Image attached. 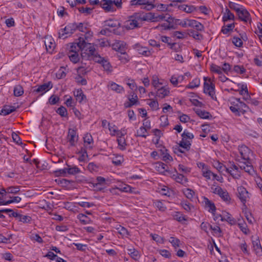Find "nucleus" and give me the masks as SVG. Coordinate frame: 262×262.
I'll use <instances>...</instances> for the list:
<instances>
[{
	"instance_id": "44",
	"label": "nucleus",
	"mask_w": 262,
	"mask_h": 262,
	"mask_svg": "<svg viewBox=\"0 0 262 262\" xmlns=\"http://www.w3.org/2000/svg\"><path fill=\"white\" fill-rule=\"evenodd\" d=\"M124 161L123 156L117 155L114 157L112 159L113 163L116 166L120 165Z\"/></svg>"
},
{
	"instance_id": "1",
	"label": "nucleus",
	"mask_w": 262,
	"mask_h": 262,
	"mask_svg": "<svg viewBox=\"0 0 262 262\" xmlns=\"http://www.w3.org/2000/svg\"><path fill=\"white\" fill-rule=\"evenodd\" d=\"M238 149L242 159L244 160V161H241L238 160L239 163L238 166L242 170H244L250 175H253L255 171L250 159V155L251 154V149L245 145H239Z\"/></svg>"
},
{
	"instance_id": "58",
	"label": "nucleus",
	"mask_w": 262,
	"mask_h": 262,
	"mask_svg": "<svg viewBox=\"0 0 262 262\" xmlns=\"http://www.w3.org/2000/svg\"><path fill=\"white\" fill-rule=\"evenodd\" d=\"M213 166L219 172H221L224 170H226V168H227L225 165H224L222 163H220L219 161H216L213 164Z\"/></svg>"
},
{
	"instance_id": "27",
	"label": "nucleus",
	"mask_w": 262,
	"mask_h": 262,
	"mask_svg": "<svg viewBox=\"0 0 262 262\" xmlns=\"http://www.w3.org/2000/svg\"><path fill=\"white\" fill-rule=\"evenodd\" d=\"M127 253L135 260L139 259L141 255L139 252L135 248L127 249Z\"/></svg>"
},
{
	"instance_id": "56",
	"label": "nucleus",
	"mask_w": 262,
	"mask_h": 262,
	"mask_svg": "<svg viewBox=\"0 0 262 262\" xmlns=\"http://www.w3.org/2000/svg\"><path fill=\"white\" fill-rule=\"evenodd\" d=\"M241 6V5L232 2H229L228 4L229 7L231 9L235 11L236 13L238 12V11L240 10Z\"/></svg>"
},
{
	"instance_id": "34",
	"label": "nucleus",
	"mask_w": 262,
	"mask_h": 262,
	"mask_svg": "<svg viewBox=\"0 0 262 262\" xmlns=\"http://www.w3.org/2000/svg\"><path fill=\"white\" fill-rule=\"evenodd\" d=\"M195 113L202 119H209L210 117H211V115L209 112L204 110L203 111L200 109H196Z\"/></svg>"
},
{
	"instance_id": "12",
	"label": "nucleus",
	"mask_w": 262,
	"mask_h": 262,
	"mask_svg": "<svg viewBox=\"0 0 262 262\" xmlns=\"http://www.w3.org/2000/svg\"><path fill=\"white\" fill-rule=\"evenodd\" d=\"M174 172L176 174L173 173L172 172V174H170L169 175L172 178L174 179L177 182L184 185L188 182L187 179L185 177L184 175L178 173L176 169H174Z\"/></svg>"
},
{
	"instance_id": "57",
	"label": "nucleus",
	"mask_w": 262,
	"mask_h": 262,
	"mask_svg": "<svg viewBox=\"0 0 262 262\" xmlns=\"http://www.w3.org/2000/svg\"><path fill=\"white\" fill-rule=\"evenodd\" d=\"M239 247L244 254L248 255L250 254V252L248 250V246L245 241H243V242L239 245Z\"/></svg>"
},
{
	"instance_id": "13",
	"label": "nucleus",
	"mask_w": 262,
	"mask_h": 262,
	"mask_svg": "<svg viewBox=\"0 0 262 262\" xmlns=\"http://www.w3.org/2000/svg\"><path fill=\"white\" fill-rule=\"evenodd\" d=\"M68 141L71 146H74L78 140V136H76V132L75 129L70 128L68 135Z\"/></svg>"
},
{
	"instance_id": "17",
	"label": "nucleus",
	"mask_w": 262,
	"mask_h": 262,
	"mask_svg": "<svg viewBox=\"0 0 262 262\" xmlns=\"http://www.w3.org/2000/svg\"><path fill=\"white\" fill-rule=\"evenodd\" d=\"M156 97L160 99H163L168 96L170 93L169 89L166 86H162L160 88L157 89Z\"/></svg>"
},
{
	"instance_id": "6",
	"label": "nucleus",
	"mask_w": 262,
	"mask_h": 262,
	"mask_svg": "<svg viewBox=\"0 0 262 262\" xmlns=\"http://www.w3.org/2000/svg\"><path fill=\"white\" fill-rule=\"evenodd\" d=\"M240 7V10L238 12L236 13L239 19L246 23L249 21L250 23L251 19L249 12L243 6H241Z\"/></svg>"
},
{
	"instance_id": "7",
	"label": "nucleus",
	"mask_w": 262,
	"mask_h": 262,
	"mask_svg": "<svg viewBox=\"0 0 262 262\" xmlns=\"http://www.w3.org/2000/svg\"><path fill=\"white\" fill-rule=\"evenodd\" d=\"M155 169L159 172L165 175L172 174V171L169 169L168 166L162 162H158L156 163Z\"/></svg>"
},
{
	"instance_id": "48",
	"label": "nucleus",
	"mask_w": 262,
	"mask_h": 262,
	"mask_svg": "<svg viewBox=\"0 0 262 262\" xmlns=\"http://www.w3.org/2000/svg\"><path fill=\"white\" fill-rule=\"evenodd\" d=\"M160 151L162 153V155H163V156L162 158V160H163L164 161H165L166 162H167L169 161H171L173 160L172 157L169 154L166 152L165 154L164 152L165 151L166 152L167 151V149L164 148L163 150L161 149Z\"/></svg>"
},
{
	"instance_id": "16",
	"label": "nucleus",
	"mask_w": 262,
	"mask_h": 262,
	"mask_svg": "<svg viewBox=\"0 0 262 262\" xmlns=\"http://www.w3.org/2000/svg\"><path fill=\"white\" fill-rule=\"evenodd\" d=\"M60 174H66L68 173L69 174H76L80 172V170L76 166L70 167L68 166L67 168H64L62 169L59 170Z\"/></svg>"
},
{
	"instance_id": "30",
	"label": "nucleus",
	"mask_w": 262,
	"mask_h": 262,
	"mask_svg": "<svg viewBox=\"0 0 262 262\" xmlns=\"http://www.w3.org/2000/svg\"><path fill=\"white\" fill-rule=\"evenodd\" d=\"M189 36L193 37L196 40H201L203 39V36L198 31L194 30H190L188 33Z\"/></svg>"
},
{
	"instance_id": "33",
	"label": "nucleus",
	"mask_w": 262,
	"mask_h": 262,
	"mask_svg": "<svg viewBox=\"0 0 262 262\" xmlns=\"http://www.w3.org/2000/svg\"><path fill=\"white\" fill-rule=\"evenodd\" d=\"M74 96L76 98L77 100L79 102H81L84 99H86V96L84 95L81 89H78L74 92Z\"/></svg>"
},
{
	"instance_id": "21",
	"label": "nucleus",
	"mask_w": 262,
	"mask_h": 262,
	"mask_svg": "<svg viewBox=\"0 0 262 262\" xmlns=\"http://www.w3.org/2000/svg\"><path fill=\"white\" fill-rule=\"evenodd\" d=\"M83 140L86 148L92 149L93 148V139L90 134H86L83 137Z\"/></svg>"
},
{
	"instance_id": "28",
	"label": "nucleus",
	"mask_w": 262,
	"mask_h": 262,
	"mask_svg": "<svg viewBox=\"0 0 262 262\" xmlns=\"http://www.w3.org/2000/svg\"><path fill=\"white\" fill-rule=\"evenodd\" d=\"M139 54L145 56H149L151 55V51L145 47L136 45Z\"/></svg>"
},
{
	"instance_id": "11",
	"label": "nucleus",
	"mask_w": 262,
	"mask_h": 262,
	"mask_svg": "<svg viewBox=\"0 0 262 262\" xmlns=\"http://www.w3.org/2000/svg\"><path fill=\"white\" fill-rule=\"evenodd\" d=\"M126 43L123 41L116 40L112 45L113 49L117 51L118 53L126 51Z\"/></svg>"
},
{
	"instance_id": "3",
	"label": "nucleus",
	"mask_w": 262,
	"mask_h": 262,
	"mask_svg": "<svg viewBox=\"0 0 262 262\" xmlns=\"http://www.w3.org/2000/svg\"><path fill=\"white\" fill-rule=\"evenodd\" d=\"M137 14H139L138 12L128 16V19L124 23V26L126 29L131 30L140 27L138 23L139 21H140V19L137 18L136 15Z\"/></svg>"
},
{
	"instance_id": "19",
	"label": "nucleus",
	"mask_w": 262,
	"mask_h": 262,
	"mask_svg": "<svg viewBox=\"0 0 262 262\" xmlns=\"http://www.w3.org/2000/svg\"><path fill=\"white\" fill-rule=\"evenodd\" d=\"M204 202L205 208H208V211L211 212L212 214H214V212H215L216 211V207L214 203L206 197H204Z\"/></svg>"
},
{
	"instance_id": "10",
	"label": "nucleus",
	"mask_w": 262,
	"mask_h": 262,
	"mask_svg": "<svg viewBox=\"0 0 262 262\" xmlns=\"http://www.w3.org/2000/svg\"><path fill=\"white\" fill-rule=\"evenodd\" d=\"M141 9L150 11L154 8V2L155 0H139Z\"/></svg>"
},
{
	"instance_id": "63",
	"label": "nucleus",
	"mask_w": 262,
	"mask_h": 262,
	"mask_svg": "<svg viewBox=\"0 0 262 262\" xmlns=\"http://www.w3.org/2000/svg\"><path fill=\"white\" fill-rule=\"evenodd\" d=\"M184 193L185 195L189 199H192L194 195V192L189 188H186L184 191Z\"/></svg>"
},
{
	"instance_id": "26",
	"label": "nucleus",
	"mask_w": 262,
	"mask_h": 262,
	"mask_svg": "<svg viewBox=\"0 0 262 262\" xmlns=\"http://www.w3.org/2000/svg\"><path fill=\"white\" fill-rule=\"evenodd\" d=\"M59 37L65 39L68 37L71 36L72 34L69 30V28L67 27V26L63 29H61L58 32Z\"/></svg>"
},
{
	"instance_id": "35",
	"label": "nucleus",
	"mask_w": 262,
	"mask_h": 262,
	"mask_svg": "<svg viewBox=\"0 0 262 262\" xmlns=\"http://www.w3.org/2000/svg\"><path fill=\"white\" fill-rule=\"evenodd\" d=\"M101 65L102 66L105 71L108 73H111L113 71V67L107 59L105 58V59L103 61V62L101 63Z\"/></svg>"
},
{
	"instance_id": "47",
	"label": "nucleus",
	"mask_w": 262,
	"mask_h": 262,
	"mask_svg": "<svg viewBox=\"0 0 262 262\" xmlns=\"http://www.w3.org/2000/svg\"><path fill=\"white\" fill-rule=\"evenodd\" d=\"M173 216L176 220L180 223H182L183 221H187V219L185 217V216L179 212H176L175 215Z\"/></svg>"
},
{
	"instance_id": "24",
	"label": "nucleus",
	"mask_w": 262,
	"mask_h": 262,
	"mask_svg": "<svg viewBox=\"0 0 262 262\" xmlns=\"http://www.w3.org/2000/svg\"><path fill=\"white\" fill-rule=\"evenodd\" d=\"M178 8L179 10L187 13H190L196 11L195 7L192 5H187L185 4L180 5L178 6Z\"/></svg>"
},
{
	"instance_id": "43",
	"label": "nucleus",
	"mask_w": 262,
	"mask_h": 262,
	"mask_svg": "<svg viewBox=\"0 0 262 262\" xmlns=\"http://www.w3.org/2000/svg\"><path fill=\"white\" fill-rule=\"evenodd\" d=\"M17 219L19 222L23 223H29L31 221V217L29 215H24L18 213Z\"/></svg>"
},
{
	"instance_id": "15",
	"label": "nucleus",
	"mask_w": 262,
	"mask_h": 262,
	"mask_svg": "<svg viewBox=\"0 0 262 262\" xmlns=\"http://www.w3.org/2000/svg\"><path fill=\"white\" fill-rule=\"evenodd\" d=\"M230 103L231 104L229 107L230 111L234 114L235 116H239V110H240V104L242 102H238L236 100L231 99Z\"/></svg>"
},
{
	"instance_id": "45",
	"label": "nucleus",
	"mask_w": 262,
	"mask_h": 262,
	"mask_svg": "<svg viewBox=\"0 0 262 262\" xmlns=\"http://www.w3.org/2000/svg\"><path fill=\"white\" fill-rule=\"evenodd\" d=\"M182 139L183 140L189 141V140H192L194 138V135L186 129H185L181 135Z\"/></svg>"
},
{
	"instance_id": "41",
	"label": "nucleus",
	"mask_w": 262,
	"mask_h": 262,
	"mask_svg": "<svg viewBox=\"0 0 262 262\" xmlns=\"http://www.w3.org/2000/svg\"><path fill=\"white\" fill-rule=\"evenodd\" d=\"M200 84V80L199 78H194L192 81L186 86V88L193 89L195 88H198Z\"/></svg>"
},
{
	"instance_id": "23",
	"label": "nucleus",
	"mask_w": 262,
	"mask_h": 262,
	"mask_svg": "<svg viewBox=\"0 0 262 262\" xmlns=\"http://www.w3.org/2000/svg\"><path fill=\"white\" fill-rule=\"evenodd\" d=\"M67 55L71 61H72L73 63H76L79 62L80 60V57L78 54V52L72 51H69L67 52Z\"/></svg>"
},
{
	"instance_id": "20",
	"label": "nucleus",
	"mask_w": 262,
	"mask_h": 262,
	"mask_svg": "<svg viewBox=\"0 0 262 262\" xmlns=\"http://www.w3.org/2000/svg\"><path fill=\"white\" fill-rule=\"evenodd\" d=\"M108 87L112 91L117 93H122L124 92V88L122 86L117 84L116 83L111 81L108 84Z\"/></svg>"
},
{
	"instance_id": "60",
	"label": "nucleus",
	"mask_w": 262,
	"mask_h": 262,
	"mask_svg": "<svg viewBox=\"0 0 262 262\" xmlns=\"http://www.w3.org/2000/svg\"><path fill=\"white\" fill-rule=\"evenodd\" d=\"M154 203L158 209L161 211H164L166 209V207L160 201L156 200Z\"/></svg>"
},
{
	"instance_id": "50",
	"label": "nucleus",
	"mask_w": 262,
	"mask_h": 262,
	"mask_svg": "<svg viewBox=\"0 0 262 262\" xmlns=\"http://www.w3.org/2000/svg\"><path fill=\"white\" fill-rule=\"evenodd\" d=\"M234 28V24H230L222 27L221 32L225 34H227L229 32L232 31Z\"/></svg>"
},
{
	"instance_id": "55",
	"label": "nucleus",
	"mask_w": 262,
	"mask_h": 262,
	"mask_svg": "<svg viewBox=\"0 0 262 262\" xmlns=\"http://www.w3.org/2000/svg\"><path fill=\"white\" fill-rule=\"evenodd\" d=\"M50 218L58 222H61L63 220V217L62 215L52 211H50Z\"/></svg>"
},
{
	"instance_id": "36",
	"label": "nucleus",
	"mask_w": 262,
	"mask_h": 262,
	"mask_svg": "<svg viewBox=\"0 0 262 262\" xmlns=\"http://www.w3.org/2000/svg\"><path fill=\"white\" fill-rule=\"evenodd\" d=\"M77 218L79 220L80 222L83 225H86L91 223L90 219L86 215L83 213H80L77 215Z\"/></svg>"
},
{
	"instance_id": "37",
	"label": "nucleus",
	"mask_w": 262,
	"mask_h": 262,
	"mask_svg": "<svg viewBox=\"0 0 262 262\" xmlns=\"http://www.w3.org/2000/svg\"><path fill=\"white\" fill-rule=\"evenodd\" d=\"M234 14L231 12V11L229 10V9H226V13L224 15L223 17V21H226L228 20H234Z\"/></svg>"
},
{
	"instance_id": "25",
	"label": "nucleus",
	"mask_w": 262,
	"mask_h": 262,
	"mask_svg": "<svg viewBox=\"0 0 262 262\" xmlns=\"http://www.w3.org/2000/svg\"><path fill=\"white\" fill-rule=\"evenodd\" d=\"M81 40H79L78 42H73L71 43L69 45H68L67 49L69 51H75L76 52H78L80 50H81Z\"/></svg>"
},
{
	"instance_id": "9",
	"label": "nucleus",
	"mask_w": 262,
	"mask_h": 262,
	"mask_svg": "<svg viewBox=\"0 0 262 262\" xmlns=\"http://www.w3.org/2000/svg\"><path fill=\"white\" fill-rule=\"evenodd\" d=\"M113 131L117 132L116 129H114ZM117 132L118 133L117 134L118 137L117 141L118 144V148L121 150H124L126 149V146L127 145L125 139L124 137V135L121 132L119 131H117Z\"/></svg>"
},
{
	"instance_id": "18",
	"label": "nucleus",
	"mask_w": 262,
	"mask_h": 262,
	"mask_svg": "<svg viewBox=\"0 0 262 262\" xmlns=\"http://www.w3.org/2000/svg\"><path fill=\"white\" fill-rule=\"evenodd\" d=\"M100 5L106 12H113L116 10L113 6L112 0H103Z\"/></svg>"
},
{
	"instance_id": "4",
	"label": "nucleus",
	"mask_w": 262,
	"mask_h": 262,
	"mask_svg": "<svg viewBox=\"0 0 262 262\" xmlns=\"http://www.w3.org/2000/svg\"><path fill=\"white\" fill-rule=\"evenodd\" d=\"M210 81V79H208L207 77H204V93L208 94L212 99L216 100V98L215 95V85L212 82L209 83L207 82V80Z\"/></svg>"
},
{
	"instance_id": "8",
	"label": "nucleus",
	"mask_w": 262,
	"mask_h": 262,
	"mask_svg": "<svg viewBox=\"0 0 262 262\" xmlns=\"http://www.w3.org/2000/svg\"><path fill=\"white\" fill-rule=\"evenodd\" d=\"M139 14L136 15L137 18L140 19V21H149L153 22L154 18V13L148 12L144 13L143 11H139Z\"/></svg>"
},
{
	"instance_id": "59",
	"label": "nucleus",
	"mask_w": 262,
	"mask_h": 262,
	"mask_svg": "<svg viewBox=\"0 0 262 262\" xmlns=\"http://www.w3.org/2000/svg\"><path fill=\"white\" fill-rule=\"evenodd\" d=\"M210 71L212 72L215 73L219 74H222V69L219 66L215 64H212L210 66Z\"/></svg>"
},
{
	"instance_id": "46",
	"label": "nucleus",
	"mask_w": 262,
	"mask_h": 262,
	"mask_svg": "<svg viewBox=\"0 0 262 262\" xmlns=\"http://www.w3.org/2000/svg\"><path fill=\"white\" fill-rule=\"evenodd\" d=\"M191 142L190 141L182 140L179 143V146L185 149L186 150H189L190 149Z\"/></svg>"
},
{
	"instance_id": "14",
	"label": "nucleus",
	"mask_w": 262,
	"mask_h": 262,
	"mask_svg": "<svg viewBox=\"0 0 262 262\" xmlns=\"http://www.w3.org/2000/svg\"><path fill=\"white\" fill-rule=\"evenodd\" d=\"M237 191L239 199L241 202L245 204L246 202L247 198H248V192L245 188L242 186L238 187Z\"/></svg>"
},
{
	"instance_id": "39",
	"label": "nucleus",
	"mask_w": 262,
	"mask_h": 262,
	"mask_svg": "<svg viewBox=\"0 0 262 262\" xmlns=\"http://www.w3.org/2000/svg\"><path fill=\"white\" fill-rule=\"evenodd\" d=\"M136 136L146 138L148 136L147 129L143 126H141L139 129L137 131Z\"/></svg>"
},
{
	"instance_id": "51",
	"label": "nucleus",
	"mask_w": 262,
	"mask_h": 262,
	"mask_svg": "<svg viewBox=\"0 0 262 262\" xmlns=\"http://www.w3.org/2000/svg\"><path fill=\"white\" fill-rule=\"evenodd\" d=\"M226 171L229 173L234 179H238L241 177L239 170H235L233 172L231 169L226 168Z\"/></svg>"
},
{
	"instance_id": "42",
	"label": "nucleus",
	"mask_w": 262,
	"mask_h": 262,
	"mask_svg": "<svg viewBox=\"0 0 262 262\" xmlns=\"http://www.w3.org/2000/svg\"><path fill=\"white\" fill-rule=\"evenodd\" d=\"M219 196L222 198V199L228 203H229L231 200V198L229 196V193L227 190H224L223 189L222 192L219 194Z\"/></svg>"
},
{
	"instance_id": "49",
	"label": "nucleus",
	"mask_w": 262,
	"mask_h": 262,
	"mask_svg": "<svg viewBox=\"0 0 262 262\" xmlns=\"http://www.w3.org/2000/svg\"><path fill=\"white\" fill-rule=\"evenodd\" d=\"M56 113L58 114L61 117H68V112L66 108L63 106H61L56 111Z\"/></svg>"
},
{
	"instance_id": "2",
	"label": "nucleus",
	"mask_w": 262,
	"mask_h": 262,
	"mask_svg": "<svg viewBox=\"0 0 262 262\" xmlns=\"http://www.w3.org/2000/svg\"><path fill=\"white\" fill-rule=\"evenodd\" d=\"M78 40H81V57L82 58L90 57L92 55L94 54L96 51L95 46L93 43H89L85 41L82 37H79Z\"/></svg>"
},
{
	"instance_id": "38",
	"label": "nucleus",
	"mask_w": 262,
	"mask_h": 262,
	"mask_svg": "<svg viewBox=\"0 0 262 262\" xmlns=\"http://www.w3.org/2000/svg\"><path fill=\"white\" fill-rule=\"evenodd\" d=\"M14 95L16 97H19L24 94V89L21 85L18 84L16 85L14 88L13 90Z\"/></svg>"
},
{
	"instance_id": "64",
	"label": "nucleus",
	"mask_w": 262,
	"mask_h": 262,
	"mask_svg": "<svg viewBox=\"0 0 262 262\" xmlns=\"http://www.w3.org/2000/svg\"><path fill=\"white\" fill-rule=\"evenodd\" d=\"M232 43L237 47H241L243 42L241 38L237 37H234L232 39Z\"/></svg>"
},
{
	"instance_id": "53",
	"label": "nucleus",
	"mask_w": 262,
	"mask_h": 262,
	"mask_svg": "<svg viewBox=\"0 0 262 262\" xmlns=\"http://www.w3.org/2000/svg\"><path fill=\"white\" fill-rule=\"evenodd\" d=\"M91 56L93 57V60L95 62L101 64L103 61L105 59V58L101 57L98 53H94V54Z\"/></svg>"
},
{
	"instance_id": "52",
	"label": "nucleus",
	"mask_w": 262,
	"mask_h": 262,
	"mask_svg": "<svg viewBox=\"0 0 262 262\" xmlns=\"http://www.w3.org/2000/svg\"><path fill=\"white\" fill-rule=\"evenodd\" d=\"M161 40L162 42L166 43L170 46V49H173V47L175 45H176V42L170 43L169 41L170 40V38L169 37L166 36H162L161 37Z\"/></svg>"
},
{
	"instance_id": "31",
	"label": "nucleus",
	"mask_w": 262,
	"mask_h": 262,
	"mask_svg": "<svg viewBox=\"0 0 262 262\" xmlns=\"http://www.w3.org/2000/svg\"><path fill=\"white\" fill-rule=\"evenodd\" d=\"M16 111V107L14 106H4V108L2 110L1 114L4 116L8 115L10 113L14 112Z\"/></svg>"
},
{
	"instance_id": "62",
	"label": "nucleus",
	"mask_w": 262,
	"mask_h": 262,
	"mask_svg": "<svg viewBox=\"0 0 262 262\" xmlns=\"http://www.w3.org/2000/svg\"><path fill=\"white\" fill-rule=\"evenodd\" d=\"M238 226L240 230L245 234H248L249 230L247 228V226L245 223H239L238 224Z\"/></svg>"
},
{
	"instance_id": "22",
	"label": "nucleus",
	"mask_w": 262,
	"mask_h": 262,
	"mask_svg": "<svg viewBox=\"0 0 262 262\" xmlns=\"http://www.w3.org/2000/svg\"><path fill=\"white\" fill-rule=\"evenodd\" d=\"M48 91H49V82L38 85L37 88L34 90V92L39 93L40 95H42Z\"/></svg>"
},
{
	"instance_id": "29",
	"label": "nucleus",
	"mask_w": 262,
	"mask_h": 262,
	"mask_svg": "<svg viewBox=\"0 0 262 262\" xmlns=\"http://www.w3.org/2000/svg\"><path fill=\"white\" fill-rule=\"evenodd\" d=\"M169 19L172 20H174V19L173 18L169 16L168 18H165V19H164L165 20H166L165 23H164L162 24H161V25H159L158 26L156 27V28L159 29L161 31L168 30V28H170L169 27Z\"/></svg>"
},
{
	"instance_id": "40",
	"label": "nucleus",
	"mask_w": 262,
	"mask_h": 262,
	"mask_svg": "<svg viewBox=\"0 0 262 262\" xmlns=\"http://www.w3.org/2000/svg\"><path fill=\"white\" fill-rule=\"evenodd\" d=\"M55 181L58 184H60L62 187L68 186L71 183H73V181L68 180L65 179L58 178L55 180Z\"/></svg>"
},
{
	"instance_id": "32",
	"label": "nucleus",
	"mask_w": 262,
	"mask_h": 262,
	"mask_svg": "<svg viewBox=\"0 0 262 262\" xmlns=\"http://www.w3.org/2000/svg\"><path fill=\"white\" fill-rule=\"evenodd\" d=\"M117 57L123 63H126L129 61V56L126 51L117 54Z\"/></svg>"
},
{
	"instance_id": "54",
	"label": "nucleus",
	"mask_w": 262,
	"mask_h": 262,
	"mask_svg": "<svg viewBox=\"0 0 262 262\" xmlns=\"http://www.w3.org/2000/svg\"><path fill=\"white\" fill-rule=\"evenodd\" d=\"M117 230H118V233H119L122 236L127 237L128 235H129V232L124 227L120 226L119 228L117 229Z\"/></svg>"
},
{
	"instance_id": "5",
	"label": "nucleus",
	"mask_w": 262,
	"mask_h": 262,
	"mask_svg": "<svg viewBox=\"0 0 262 262\" xmlns=\"http://www.w3.org/2000/svg\"><path fill=\"white\" fill-rule=\"evenodd\" d=\"M252 243L253 245V249L255 254L258 256L262 255V247L261 246L259 237L252 236Z\"/></svg>"
},
{
	"instance_id": "61",
	"label": "nucleus",
	"mask_w": 262,
	"mask_h": 262,
	"mask_svg": "<svg viewBox=\"0 0 262 262\" xmlns=\"http://www.w3.org/2000/svg\"><path fill=\"white\" fill-rule=\"evenodd\" d=\"M226 214H227L226 215V216H225L224 217H222V219H221V220L222 221H226L231 224H233L235 222L234 219L232 217L231 215L230 214H229V213L227 212Z\"/></svg>"
}]
</instances>
